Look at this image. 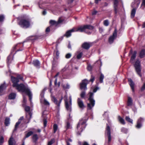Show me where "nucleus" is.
I'll return each mask as SVG.
<instances>
[{"mask_svg":"<svg viewBox=\"0 0 145 145\" xmlns=\"http://www.w3.org/2000/svg\"><path fill=\"white\" fill-rule=\"evenodd\" d=\"M11 80L13 84V87L16 88L19 91H22L26 93L29 97V100L31 101L32 98V95L29 90L26 88L23 84H19L18 83L19 80L17 78L13 76H11Z\"/></svg>","mask_w":145,"mask_h":145,"instance_id":"f257e3e1","label":"nucleus"},{"mask_svg":"<svg viewBox=\"0 0 145 145\" xmlns=\"http://www.w3.org/2000/svg\"><path fill=\"white\" fill-rule=\"evenodd\" d=\"M87 120V119L84 118L79 121L77 127V133L78 135H80L81 133L86 127V123Z\"/></svg>","mask_w":145,"mask_h":145,"instance_id":"f03ea898","label":"nucleus"},{"mask_svg":"<svg viewBox=\"0 0 145 145\" xmlns=\"http://www.w3.org/2000/svg\"><path fill=\"white\" fill-rule=\"evenodd\" d=\"M89 97L88 100L89 102L87 103V110L88 111L92 110L94 107L95 104V101L93 99V93L90 92L89 93Z\"/></svg>","mask_w":145,"mask_h":145,"instance_id":"7ed1b4c3","label":"nucleus"},{"mask_svg":"<svg viewBox=\"0 0 145 145\" xmlns=\"http://www.w3.org/2000/svg\"><path fill=\"white\" fill-rule=\"evenodd\" d=\"M69 101L67 99V97L66 95L64 96V101L66 108L67 111L69 112H71L72 110V98L71 96L69 97Z\"/></svg>","mask_w":145,"mask_h":145,"instance_id":"20e7f679","label":"nucleus"},{"mask_svg":"<svg viewBox=\"0 0 145 145\" xmlns=\"http://www.w3.org/2000/svg\"><path fill=\"white\" fill-rule=\"evenodd\" d=\"M134 66L137 74L140 77H141L142 76L141 74L142 68L141 66L140 62L139 60H137L135 62Z\"/></svg>","mask_w":145,"mask_h":145,"instance_id":"39448f33","label":"nucleus"},{"mask_svg":"<svg viewBox=\"0 0 145 145\" xmlns=\"http://www.w3.org/2000/svg\"><path fill=\"white\" fill-rule=\"evenodd\" d=\"M18 23L21 27L25 28H28L30 25L29 20L24 19L21 20Z\"/></svg>","mask_w":145,"mask_h":145,"instance_id":"423d86ee","label":"nucleus"},{"mask_svg":"<svg viewBox=\"0 0 145 145\" xmlns=\"http://www.w3.org/2000/svg\"><path fill=\"white\" fill-rule=\"evenodd\" d=\"M93 29V27L89 25L81 26L78 27V30L80 32H83L87 31V29L92 30Z\"/></svg>","mask_w":145,"mask_h":145,"instance_id":"0eeeda50","label":"nucleus"},{"mask_svg":"<svg viewBox=\"0 0 145 145\" xmlns=\"http://www.w3.org/2000/svg\"><path fill=\"white\" fill-rule=\"evenodd\" d=\"M44 92L42 91L40 94V102L46 106H49L50 104L49 102L44 98Z\"/></svg>","mask_w":145,"mask_h":145,"instance_id":"6e6552de","label":"nucleus"},{"mask_svg":"<svg viewBox=\"0 0 145 145\" xmlns=\"http://www.w3.org/2000/svg\"><path fill=\"white\" fill-rule=\"evenodd\" d=\"M89 83V81L86 79L82 80L80 84V89L85 90H86L87 89V85Z\"/></svg>","mask_w":145,"mask_h":145,"instance_id":"1a4fd4ad","label":"nucleus"},{"mask_svg":"<svg viewBox=\"0 0 145 145\" xmlns=\"http://www.w3.org/2000/svg\"><path fill=\"white\" fill-rule=\"evenodd\" d=\"M25 110L27 112L26 113V117L28 120L27 123H29L32 117V114L30 112V107L29 106H26L25 107Z\"/></svg>","mask_w":145,"mask_h":145,"instance_id":"9d476101","label":"nucleus"},{"mask_svg":"<svg viewBox=\"0 0 145 145\" xmlns=\"http://www.w3.org/2000/svg\"><path fill=\"white\" fill-rule=\"evenodd\" d=\"M117 30L116 28L113 32L112 35L109 38L108 42L110 44L112 43L117 37Z\"/></svg>","mask_w":145,"mask_h":145,"instance_id":"9b49d317","label":"nucleus"},{"mask_svg":"<svg viewBox=\"0 0 145 145\" xmlns=\"http://www.w3.org/2000/svg\"><path fill=\"white\" fill-rule=\"evenodd\" d=\"M107 126L106 128V131L105 132L106 135L108 137V143L110 142L111 140V136L110 130L109 126L107 124Z\"/></svg>","mask_w":145,"mask_h":145,"instance_id":"f8f14e48","label":"nucleus"},{"mask_svg":"<svg viewBox=\"0 0 145 145\" xmlns=\"http://www.w3.org/2000/svg\"><path fill=\"white\" fill-rule=\"evenodd\" d=\"M52 100L54 103L58 107H59L60 106V104L63 99V97H61V98L59 99V101H57L54 96L52 95L51 96Z\"/></svg>","mask_w":145,"mask_h":145,"instance_id":"ddd939ff","label":"nucleus"},{"mask_svg":"<svg viewBox=\"0 0 145 145\" xmlns=\"http://www.w3.org/2000/svg\"><path fill=\"white\" fill-rule=\"evenodd\" d=\"M78 30V28H73L71 30H69L67 31L65 34L64 35V36H65L67 37H70L71 36V33L72 32L75 31H79Z\"/></svg>","mask_w":145,"mask_h":145,"instance_id":"4468645a","label":"nucleus"},{"mask_svg":"<svg viewBox=\"0 0 145 145\" xmlns=\"http://www.w3.org/2000/svg\"><path fill=\"white\" fill-rule=\"evenodd\" d=\"M77 103L78 106L80 108L83 109L85 107L83 101L80 98H78Z\"/></svg>","mask_w":145,"mask_h":145,"instance_id":"2eb2a0df","label":"nucleus"},{"mask_svg":"<svg viewBox=\"0 0 145 145\" xmlns=\"http://www.w3.org/2000/svg\"><path fill=\"white\" fill-rule=\"evenodd\" d=\"M140 0H135L134 2L132 3L131 4V6L133 8H138L140 3Z\"/></svg>","mask_w":145,"mask_h":145,"instance_id":"dca6fc26","label":"nucleus"},{"mask_svg":"<svg viewBox=\"0 0 145 145\" xmlns=\"http://www.w3.org/2000/svg\"><path fill=\"white\" fill-rule=\"evenodd\" d=\"M118 0H114V11L116 14L118 12Z\"/></svg>","mask_w":145,"mask_h":145,"instance_id":"f3484780","label":"nucleus"},{"mask_svg":"<svg viewBox=\"0 0 145 145\" xmlns=\"http://www.w3.org/2000/svg\"><path fill=\"white\" fill-rule=\"evenodd\" d=\"M91 46V43L89 42H85L82 44V47L83 48L88 50Z\"/></svg>","mask_w":145,"mask_h":145,"instance_id":"a211bd4d","label":"nucleus"},{"mask_svg":"<svg viewBox=\"0 0 145 145\" xmlns=\"http://www.w3.org/2000/svg\"><path fill=\"white\" fill-rule=\"evenodd\" d=\"M6 86L5 82L3 84H1L0 86V96L3 94V91L6 88Z\"/></svg>","mask_w":145,"mask_h":145,"instance_id":"6ab92c4d","label":"nucleus"},{"mask_svg":"<svg viewBox=\"0 0 145 145\" xmlns=\"http://www.w3.org/2000/svg\"><path fill=\"white\" fill-rule=\"evenodd\" d=\"M144 119L140 118L138 120L137 122V124L136 126V127L137 128H140L142 126V123L144 121Z\"/></svg>","mask_w":145,"mask_h":145,"instance_id":"aec40b11","label":"nucleus"},{"mask_svg":"<svg viewBox=\"0 0 145 145\" xmlns=\"http://www.w3.org/2000/svg\"><path fill=\"white\" fill-rule=\"evenodd\" d=\"M129 83L130 86L133 92H134V84L132 79L131 78L128 79Z\"/></svg>","mask_w":145,"mask_h":145,"instance_id":"412c9836","label":"nucleus"},{"mask_svg":"<svg viewBox=\"0 0 145 145\" xmlns=\"http://www.w3.org/2000/svg\"><path fill=\"white\" fill-rule=\"evenodd\" d=\"M137 52L136 51H134L132 54V56H131L130 62L132 63H133L134 62V60L136 58Z\"/></svg>","mask_w":145,"mask_h":145,"instance_id":"4be33fe9","label":"nucleus"},{"mask_svg":"<svg viewBox=\"0 0 145 145\" xmlns=\"http://www.w3.org/2000/svg\"><path fill=\"white\" fill-rule=\"evenodd\" d=\"M9 145H15L16 142L13 138L11 137L8 141Z\"/></svg>","mask_w":145,"mask_h":145,"instance_id":"5701e85b","label":"nucleus"},{"mask_svg":"<svg viewBox=\"0 0 145 145\" xmlns=\"http://www.w3.org/2000/svg\"><path fill=\"white\" fill-rule=\"evenodd\" d=\"M33 64L35 67L37 68H39L40 66V63L38 60H35L33 61Z\"/></svg>","mask_w":145,"mask_h":145,"instance_id":"b1692460","label":"nucleus"},{"mask_svg":"<svg viewBox=\"0 0 145 145\" xmlns=\"http://www.w3.org/2000/svg\"><path fill=\"white\" fill-rule=\"evenodd\" d=\"M50 23L51 24V25L50 26V28L54 26L56 27L58 25L57 22L54 20H51L50 21Z\"/></svg>","mask_w":145,"mask_h":145,"instance_id":"393cba45","label":"nucleus"},{"mask_svg":"<svg viewBox=\"0 0 145 145\" xmlns=\"http://www.w3.org/2000/svg\"><path fill=\"white\" fill-rule=\"evenodd\" d=\"M133 100L131 97H128L127 105L128 106H131L132 105Z\"/></svg>","mask_w":145,"mask_h":145,"instance_id":"a878e982","label":"nucleus"},{"mask_svg":"<svg viewBox=\"0 0 145 145\" xmlns=\"http://www.w3.org/2000/svg\"><path fill=\"white\" fill-rule=\"evenodd\" d=\"M145 56V50L143 49L139 53V56L140 58H142L144 57Z\"/></svg>","mask_w":145,"mask_h":145,"instance_id":"bb28decb","label":"nucleus"},{"mask_svg":"<svg viewBox=\"0 0 145 145\" xmlns=\"http://www.w3.org/2000/svg\"><path fill=\"white\" fill-rule=\"evenodd\" d=\"M16 97V94L14 93H10L9 96V99H13L15 98Z\"/></svg>","mask_w":145,"mask_h":145,"instance_id":"cd10ccee","label":"nucleus"},{"mask_svg":"<svg viewBox=\"0 0 145 145\" xmlns=\"http://www.w3.org/2000/svg\"><path fill=\"white\" fill-rule=\"evenodd\" d=\"M136 9L133 8L131 11V18H133L135 16L136 13Z\"/></svg>","mask_w":145,"mask_h":145,"instance_id":"c85d7f7f","label":"nucleus"},{"mask_svg":"<svg viewBox=\"0 0 145 145\" xmlns=\"http://www.w3.org/2000/svg\"><path fill=\"white\" fill-rule=\"evenodd\" d=\"M5 123L6 126H8L10 123V119L9 118L7 117L6 118Z\"/></svg>","mask_w":145,"mask_h":145,"instance_id":"c756f323","label":"nucleus"},{"mask_svg":"<svg viewBox=\"0 0 145 145\" xmlns=\"http://www.w3.org/2000/svg\"><path fill=\"white\" fill-rule=\"evenodd\" d=\"M77 54L76 56V57L77 59H79L82 57L83 55V52H80L79 51H77Z\"/></svg>","mask_w":145,"mask_h":145,"instance_id":"7c9ffc66","label":"nucleus"},{"mask_svg":"<svg viewBox=\"0 0 145 145\" xmlns=\"http://www.w3.org/2000/svg\"><path fill=\"white\" fill-rule=\"evenodd\" d=\"M104 78V75L101 73L100 77H99V81L100 83H102L103 82V80Z\"/></svg>","mask_w":145,"mask_h":145,"instance_id":"2f4dec72","label":"nucleus"},{"mask_svg":"<svg viewBox=\"0 0 145 145\" xmlns=\"http://www.w3.org/2000/svg\"><path fill=\"white\" fill-rule=\"evenodd\" d=\"M12 56L11 55H10L8 56L7 57V62L8 63V65L9 64H10L11 61L12 60Z\"/></svg>","mask_w":145,"mask_h":145,"instance_id":"473e14b6","label":"nucleus"},{"mask_svg":"<svg viewBox=\"0 0 145 145\" xmlns=\"http://www.w3.org/2000/svg\"><path fill=\"white\" fill-rule=\"evenodd\" d=\"M118 120L122 124H125V123L123 119L120 116H118Z\"/></svg>","mask_w":145,"mask_h":145,"instance_id":"72a5a7b5","label":"nucleus"},{"mask_svg":"<svg viewBox=\"0 0 145 145\" xmlns=\"http://www.w3.org/2000/svg\"><path fill=\"white\" fill-rule=\"evenodd\" d=\"M21 122L18 121L16 123L15 125L14 129L13 131V132H15L17 130L19 124Z\"/></svg>","mask_w":145,"mask_h":145,"instance_id":"f704fd0d","label":"nucleus"},{"mask_svg":"<svg viewBox=\"0 0 145 145\" xmlns=\"http://www.w3.org/2000/svg\"><path fill=\"white\" fill-rule=\"evenodd\" d=\"M33 133V132L32 131H29L27 133L25 134V138H27L30 136Z\"/></svg>","mask_w":145,"mask_h":145,"instance_id":"c9c22d12","label":"nucleus"},{"mask_svg":"<svg viewBox=\"0 0 145 145\" xmlns=\"http://www.w3.org/2000/svg\"><path fill=\"white\" fill-rule=\"evenodd\" d=\"M66 128L67 129H71L72 128V126L70 123L69 122H67V123Z\"/></svg>","mask_w":145,"mask_h":145,"instance_id":"e433bc0d","label":"nucleus"},{"mask_svg":"<svg viewBox=\"0 0 145 145\" xmlns=\"http://www.w3.org/2000/svg\"><path fill=\"white\" fill-rule=\"evenodd\" d=\"M103 23L104 25L105 26H107L109 25V23L108 20H105L103 21Z\"/></svg>","mask_w":145,"mask_h":145,"instance_id":"4c0bfd02","label":"nucleus"},{"mask_svg":"<svg viewBox=\"0 0 145 145\" xmlns=\"http://www.w3.org/2000/svg\"><path fill=\"white\" fill-rule=\"evenodd\" d=\"M32 138L34 141L36 142L38 139L37 135V134L34 135L33 136Z\"/></svg>","mask_w":145,"mask_h":145,"instance_id":"58836bf2","label":"nucleus"},{"mask_svg":"<svg viewBox=\"0 0 145 145\" xmlns=\"http://www.w3.org/2000/svg\"><path fill=\"white\" fill-rule=\"evenodd\" d=\"M125 120L126 121L132 123H133V120L131 119L128 116H126L125 117Z\"/></svg>","mask_w":145,"mask_h":145,"instance_id":"ea45409f","label":"nucleus"},{"mask_svg":"<svg viewBox=\"0 0 145 145\" xmlns=\"http://www.w3.org/2000/svg\"><path fill=\"white\" fill-rule=\"evenodd\" d=\"M121 132L125 133H127L128 132L127 129L124 127L121 128Z\"/></svg>","mask_w":145,"mask_h":145,"instance_id":"a19ab883","label":"nucleus"},{"mask_svg":"<svg viewBox=\"0 0 145 145\" xmlns=\"http://www.w3.org/2000/svg\"><path fill=\"white\" fill-rule=\"evenodd\" d=\"M4 142V138L3 137L1 136L0 137V145H2Z\"/></svg>","mask_w":145,"mask_h":145,"instance_id":"79ce46f5","label":"nucleus"},{"mask_svg":"<svg viewBox=\"0 0 145 145\" xmlns=\"http://www.w3.org/2000/svg\"><path fill=\"white\" fill-rule=\"evenodd\" d=\"M53 128H54V133H55L57 131V129L58 128V127L57 125L56 124H55L53 126Z\"/></svg>","mask_w":145,"mask_h":145,"instance_id":"37998d69","label":"nucleus"},{"mask_svg":"<svg viewBox=\"0 0 145 145\" xmlns=\"http://www.w3.org/2000/svg\"><path fill=\"white\" fill-rule=\"evenodd\" d=\"M29 40H34L37 39V37L35 36H32L29 37Z\"/></svg>","mask_w":145,"mask_h":145,"instance_id":"c03bdc74","label":"nucleus"},{"mask_svg":"<svg viewBox=\"0 0 145 145\" xmlns=\"http://www.w3.org/2000/svg\"><path fill=\"white\" fill-rule=\"evenodd\" d=\"M19 46H18V44H17L16 45H15V46H14L13 47V48L12 49V50L11 51V54H13V52H14V51L15 50H16V48L19 47Z\"/></svg>","mask_w":145,"mask_h":145,"instance_id":"a18cd8bd","label":"nucleus"},{"mask_svg":"<svg viewBox=\"0 0 145 145\" xmlns=\"http://www.w3.org/2000/svg\"><path fill=\"white\" fill-rule=\"evenodd\" d=\"M85 92L84 91H82L80 94V96L81 98H83L84 97L85 95Z\"/></svg>","mask_w":145,"mask_h":145,"instance_id":"49530a36","label":"nucleus"},{"mask_svg":"<svg viewBox=\"0 0 145 145\" xmlns=\"http://www.w3.org/2000/svg\"><path fill=\"white\" fill-rule=\"evenodd\" d=\"M4 16L3 15H0V22H2L3 21L4 19Z\"/></svg>","mask_w":145,"mask_h":145,"instance_id":"de8ad7c7","label":"nucleus"},{"mask_svg":"<svg viewBox=\"0 0 145 145\" xmlns=\"http://www.w3.org/2000/svg\"><path fill=\"white\" fill-rule=\"evenodd\" d=\"M54 142V139H52L50 141H49L48 144V145H51Z\"/></svg>","mask_w":145,"mask_h":145,"instance_id":"09e8293b","label":"nucleus"},{"mask_svg":"<svg viewBox=\"0 0 145 145\" xmlns=\"http://www.w3.org/2000/svg\"><path fill=\"white\" fill-rule=\"evenodd\" d=\"M87 69L89 71H91L92 70V67L91 65H88L87 67Z\"/></svg>","mask_w":145,"mask_h":145,"instance_id":"8fccbe9b","label":"nucleus"},{"mask_svg":"<svg viewBox=\"0 0 145 145\" xmlns=\"http://www.w3.org/2000/svg\"><path fill=\"white\" fill-rule=\"evenodd\" d=\"M17 78L19 80V79L21 80H22L23 79V77L20 74L18 75L17 76V78Z\"/></svg>","mask_w":145,"mask_h":145,"instance_id":"3c124183","label":"nucleus"},{"mask_svg":"<svg viewBox=\"0 0 145 145\" xmlns=\"http://www.w3.org/2000/svg\"><path fill=\"white\" fill-rule=\"evenodd\" d=\"M71 56V55L70 53L67 54L65 56V57L67 59L70 58Z\"/></svg>","mask_w":145,"mask_h":145,"instance_id":"603ef678","label":"nucleus"},{"mask_svg":"<svg viewBox=\"0 0 145 145\" xmlns=\"http://www.w3.org/2000/svg\"><path fill=\"white\" fill-rule=\"evenodd\" d=\"M142 6L144 7H145V0H143L142 3L141 5V7Z\"/></svg>","mask_w":145,"mask_h":145,"instance_id":"864d4df0","label":"nucleus"},{"mask_svg":"<svg viewBox=\"0 0 145 145\" xmlns=\"http://www.w3.org/2000/svg\"><path fill=\"white\" fill-rule=\"evenodd\" d=\"M47 123V121L46 120V119H44V127H46V124Z\"/></svg>","mask_w":145,"mask_h":145,"instance_id":"5fc2aeb1","label":"nucleus"},{"mask_svg":"<svg viewBox=\"0 0 145 145\" xmlns=\"http://www.w3.org/2000/svg\"><path fill=\"white\" fill-rule=\"evenodd\" d=\"M94 80H95V77L93 76H91V78L90 80V81H91L92 82H93L94 81Z\"/></svg>","mask_w":145,"mask_h":145,"instance_id":"6e6d98bb","label":"nucleus"},{"mask_svg":"<svg viewBox=\"0 0 145 145\" xmlns=\"http://www.w3.org/2000/svg\"><path fill=\"white\" fill-rule=\"evenodd\" d=\"M63 22V20H61L60 18H59L58 21L57 22V25H58L59 24L62 22Z\"/></svg>","mask_w":145,"mask_h":145,"instance_id":"4d7b16f0","label":"nucleus"},{"mask_svg":"<svg viewBox=\"0 0 145 145\" xmlns=\"http://www.w3.org/2000/svg\"><path fill=\"white\" fill-rule=\"evenodd\" d=\"M145 89V83L143 84L141 87V90L142 91L144 90Z\"/></svg>","mask_w":145,"mask_h":145,"instance_id":"13d9d810","label":"nucleus"},{"mask_svg":"<svg viewBox=\"0 0 145 145\" xmlns=\"http://www.w3.org/2000/svg\"><path fill=\"white\" fill-rule=\"evenodd\" d=\"M99 31L100 33H102L103 31V29L102 27H99Z\"/></svg>","mask_w":145,"mask_h":145,"instance_id":"bf43d9fd","label":"nucleus"},{"mask_svg":"<svg viewBox=\"0 0 145 145\" xmlns=\"http://www.w3.org/2000/svg\"><path fill=\"white\" fill-rule=\"evenodd\" d=\"M99 89V88L98 87H96L93 90V92L94 93H95L96 92L98 89Z\"/></svg>","mask_w":145,"mask_h":145,"instance_id":"052dcab7","label":"nucleus"},{"mask_svg":"<svg viewBox=\"0 0 145 145\" xmlns=\"http://www.w3.org/2000/svg\"><path fill=\"white\" fill-rule=\"evenodd\" d=\"M97 13V12L96 10H94L92 12V14L93 15L96 14Z\"/></svg>","mask_w":145,"mask_h":145,"instance_id":"680f3d73","label":"nucleus"},{"mask_svg":"<svg viewBox=\"0 0 145 145\" xmlns=\"http://www.w3.org/2000/svg\"><path fill=\"white\" fill-rule=\"evenodd\" d=\"M50 27H48L46 28V32H48L50 31Z\"/></svg>","mask_w":145,"mask_h":145,"instance_id":"e2e57ef3","label":"nucleus"},{"mask_svg":"<svg viewBox=\"0 0 145 145\" xmlns=\"http://www.w3.org/2000/svg\"><path fill=\"white\" fill-rule=\"evenodd\" d=\"M24 119L23 117L22 116L18 120L19 121L21 122V120H23Z\"/></svg>","mask_w":145,"mask_h":145,"instance_id":"0e129e2a","label":"nucleus"},{"mask_svg":"<svg viewBox=\"0 0 145 145\" xmlns=\"http://www.w3.org/2000/svg\"><path fill=\"white\" fill-rule=\"evenodd\" d=\"M66 89H69V85L68 84H67L66 85V87L65 88Z\"/></svg>","mask_w":145,"mask_h":145,"instance_id":"69168bd1","label":"nucleus"},{"mask_svg":"<svg viewBox=\"0 0 145 145\" xmlns=\"http://www.w3.org/2000/svg\"><path fill=\"white\" fill-rule=\"evenodd\" d=\"M74 0H68V3L69 4L73 2Z\"/></svg>","mask_w":145,"mask_h":145,"instance_id":"338daca9","label":"nucleus"},{"mask_svg":"<svg viewBox=\"0 0 145 145\" xmlns=\"http://www.w3.org/2000/svg\"><path fill=\"white\" fill-rule=\"evenodd\" d=\"M142 28H144L145 27V22H144L142 26Z\"/></svg>","mask_w":145,"mask_h":145,"instance_id":"774afa93","label":"nucleus"}]
</instances>
